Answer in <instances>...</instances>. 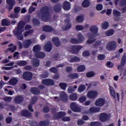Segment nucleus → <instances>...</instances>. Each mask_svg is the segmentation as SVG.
<instances>
[{
  "instance_id": "f257e3e1",
  "label": "nucleus",
  "mask_w": 126,
  "mask_h": 126,
  "mask_svg": "<svg viewBox=\"0 0 126 126\" xmlns=\"http://www.w3.org/2000/svg\"><path fill=\"white\" fill-rule=\"evenodd\" d=\"M41 13L39 14V19L44 22L49 21L51 18V9L48 7H43L41 9Z\"/></svg>"
},
{
  "instance_id": "f03ea898",
  "label": "nucleus",
  "mask_w": 126,
  "mask_h": 126,
  "mask_svg": "<svg viewBox=\"0 0 126 126\" xmlns=\"http://www.w3.org/2000/svg\"><path fill=\"white\" fill-rule=\"evenodd\" d=\"M24 25H25V23H24V22H20L18 24L17 32L15 33V35L18 36V39L19 40H22V39H23L22 32L24 31Z\"/></svg>"
},
{
  "instance_id": "7ed1b4c3",
  "label": "nucleus",
  "mask_w": 126,
  "mask_h": 126,
  "mask_svg": "<svg viewBox=\"0 0 126 126\" xmlns=\"http://www.w3.org/2000/svg\"><path fill=\"white\" fill-rule=\"evenodd\" d=\"M77 36L78 37V39L73 38H71V43L72 44H79L80 43H82L85 39L84 36L82 35L80 32H79L77 34Z\"/></svg>"
},
{
  "instance_id": "20e7f679",
  "label": "nucleus",
  "mask_w": 126,
  "mask_h": 126,
  "mask_svg": "<svg viewBox=\"0 0 126 126\" xmlns=\"http://www.w3.org/2000/svg\"><path fill=\"white\" fill-rule=\"evenodd\" d=\"M117 48V43L114 41H109L106 46V49L108 51H114Z\"/></svg>"
},
{
  "instance_id": "39448f33",
  "label": "nucleus",
  "mask_w": 126,
  "mask_h": 126,
  "mask_svg": "<svg viewBox=\"0 0 126 126\" xmlns=\"http://www.w3.org/2000/svg\"><path fill=\"white\" fill-rule=\"evenodd\" d=\"M109 90L110 95H111L115 100H120V94L118 93L116 94V91H115V90L112 86H109Z\"/></svg>"
},
{
  "instance_id": "423d86ee",
  "label": "nucleus",
  "mask_w": 126,
  "mask_h": 126,
  "mask_svg": "<svg viewBox=\"0 0 126 126\" xmlns=\"http://www.w3.org/2000/svg\"><path fill=\"white\" fill-rule=\"evenodd\" d=\"M98 94L99 93L96 91H91L88 93L87 96L90 99H96Z\"/></svg>"
},
{
  "instance_id": "0eeeda50",
  "label": "nucleus",
  "mask_w": 126,
  "mask_h": 126,
  "mask_svg": "<svg viewBox=\"0 0 126 126\" xmlns=\"http://www.w3.org/2000/svg\"><path fill=\"white\" fill-rule=\"evenodd\" d=\"M106 103V100H105V99L100 98L95 101V106H97V107H102V106H104Z\"/></svg>"
},
{
  "instance_id": "6e6552de",
  "label": "nucleus",
  "mask_w": 126,
  "mask_h": 126,
  "mask_svg": "<svg viewBox=\"0 0 126 126\" xmlns=\"http://www.w3.org/2000/svg\"><path fill=\"white\" fill-rule=\"evenodd\" d=\"M99 119L101 122H106L110 119V115L106 113H101L100 115Z\"/></svg>"
},
{
  "instance_id": "1a4fd4ad",
  "label": "nucleus",
  "mask_w": 126,
  "mask_h": 126,
  "mask_svg": "<svg viewBox=\"0 0 126 126\" xmlns=\"http://www.w3.org/2000/svg\"><path fill=\"white\" fill-rule=\"evenodd\" d=\"M70 108L73 112H80V108L75 102H72L71 103Z\"/></svg>"
},
{
  "instance_id": "9d476101",
  "label": "nucleus",
  "mask_w": 126,
  "mask_h": 126,
  "mask_svg": "<svg viewBox=\"0 0 126 126\" xmlns=\"http://www.w3.org/2000/svg\"><path fill=\"white\" fill-rule=\"evenodd\" d=\"M82 49V46L80 45H75L72 47L71 51L73 54H77L80 50Z\"/></svg>"
},
{
  "instance_id": "9b49d317",
  "label": "nucleus",
  "mask_w": 126,
  "mask_h": 126,
  "mask_svg": "<svg viewBox=\"0 0 126 126\" xmlns=\"http://www.w3.org/2000/svg\"><path fill=\"white\" fill-rule=\"evenodd\" d=\"M23 78L25 80H31L32 79V73L30 72H25L23 74Z\"/></svg>"
},
{
  "instance_id": "f8f14e48",
  "label": "nucleus",
  "mask_w": 126,
  "mask_h": 126,
  "mask_svg": "<svg viewBox=\"0 0 126 126\" xmlns=\"http://www.w3.org/2000/svg\"><path fill=\"white\" fill-rule=\"evenodd\" d=\"M7 3V8L10 10L13 8V5L15 4V1L14 0H6Z\"/></svg>"
},
{
  "instance_id": "ddd939ff",
  "label": "nucleus",
  "mask_w": 126,
  "mask_h": 126,
  "mask_svg": "<svg viewBox=\"0 0 126 126\" xmlns=\"http://www.w3.org/2000/svg\"><path fill=\"white\" fill-rule=\"evenodd\" d=\"M18 82V78L13 77L11 78L9 81V84L12 85V86H15Z\"/></svg>"
},
{
  "instance_id": "4468645a",
  "label": "nucleus",
  "mask_w": 126,
  "mask_h": 126,
  "mask_svg": "<svg viewBox=\"0 0 126 126\" xmlns=\"http://www.w3.org/2000/svg\"><path fill=\"white\" fill-rule=\"evenodd\" d=\"M42 83L45 85L49 86V85H54L55 83L53 80L51 79H44L42 80Z\"/></svg>"
},
{
  "instance_id": "2eb2a0df",
  "label": "nucleus",
  "mask_w": 126,
  "mask_h": 126,
  "mask_svg": "<svg viewBox=\"0 0 126 126\" xmlns=\"http://www.w3.org/2000/svg\"><path fill=\"white\" fill-rule=\"evenodd\" d=\"M31 44H32V40L27 39L23 42V47L25 48V49H28V48L31 46Z\"/></svg>"
},
{
  "instance_id": "dca6fc26",
  "label": "nucleus",
  "mask_w": 126,
  "mask_h": 126,
  "mask_svg": "<svg viewBox=\"0 0 126 126\" xmlns=\"http://www.w3.org/2000/svg\"><path fill=\"white\" fill-rule=\"evenodd\" d=\"M119 1L122 6H125L122 10V13H125L126 11V0H119Z\"/></svg>"
},
{
  "instance_id": "f3484780",
  "label": "nucleus",
  "mask_w": 126,
  "mask_h": 126,
  "mask_svg": "<svg viewBox=\"0 0 126 126\" xmlns=\"http://www.w3.org/2000/svg\"><path fill=\"white\" fill-rule=\"evenodd\" d=\"M52 45L51 42L47 43L44 46V50L46 52H51L52 50Z\"/></svg>"
},
{
  "instance_id": "a211bd4d",
  "label": "nucleus",
  "mask_w": 126,
  "mask_h": 126,
  "mask_svg": "<svg viewBox=\"0 0 126 126\" xmlns=\"http://www.w3.org/2000/svg\"><path fill=\"white\" fill-rule=\"evenodd\" d=\"M14 100V102L17 104H20L23 101V97L21 95H18L16 96Z\"/></svg>"
},
{
  "instance_id": "6ab92c4d",
  "label": "nucleus",
  "mask_w": 126,
  "mask_h": 126,
  "mask_svg": "<svg viewBox=\"0 0 126 126\" xmlns=\"http://www.w3.org/2000/svg\"><path fill=\"white\" fill-rule=\"evenodd\" d=\"M68 60L70 63H75L76 62H79V61H80V59L74 56H72L70 58H68Z\"/></svg>"
},
{
  "instance_id": "aec40b11",
  "label": "nucleus",
  "mask_w": 126,
  "mask_h": 126,
  "mask_svg": "<svg viewBox=\"0 0 126 126\" xmlns=\"http://www.w3.org/2000/svg\"><path fill=\"white\" fill-rule=\"evenodd\" d=\"M63 8L64 10H69L70 9V3L65 1L63 3Z\"/></svg>"
},
{
  "instance_id": "412c9836",
  "label": "nucleus",
  "mask_w": 126,
  "mask_h": 126,
  "mask_svg": "<svg viewBox=\"0 0 126 126\" xmlns=\"http://www.w3.org/2000/svg\"><path fill=\"white\" fill-rule=\"evenodd\" d=\"M90 31L93 34L98 33V28L96 26H92L90 28Z\"/></svg>"
},
{
  "instance_id": "4be33fe9",
  "label": "nucleus",
  "mask_w": 126,
  "mask_h": 126,
  "mask_svg": "<svg viewBox=\"0 0 126 126\" xmlns=\"http://www.w3.org/2000/svg\"><path fill=\"white\" fill-rule=\"evenodd\" d=\"M21 115L24 116V117H27L29 118L31 117V113L28 111V110H23L21 112Z\"/></svg>"
},
{
  "instance_id": "5701e85b",
  "label": "nucleus",
  "mask_w": 126,
  "mask_h": 126,
  "mask_svg": "<svg viewBox=\"0 0 126 126\" xmlns=\"http://www.w3.org/2000/svg\"><path fill=\"white\" fill-rule=\"evenodd\" d=\"M102 45V43L101 41H97L95 42L93 46V48H94L95 49H97L98 47H99L100 50H103V47H100Z\"/></svg>"
},
{
  "instance_id": "b1692460",
  "label": "nucleus",
  "mask_w": 126,
  "mask_h": 126,
  "mask_svg": "<svg viewBox=\"0 0 126 126\" xmlns=\"http://www.w3.org/2000/svg\"><path fill=\"white\" fill-rule=\"evenodd\" d=\"M52 41L56 47H60L61 46V42H60V40H59L58 37H53Z\"/></svg>"
},
{
  "instance_id": "393cba45",
  "label": "nucleus",
  "mask_w": 126,
  "mask_h": 126,
  "mask_svg": "<svg viewBox=\"0 0 126 126\" xmlns=\"http://www.w3.org/2000/svg\"><path fill=\"white\" fill-rule=\"evenodd\" d=\"M43 31L45 32H52L54 31V29L51 27L50 26H45L43 28Z\"/></svg>"
},
{
  "instance_id": "a878e982",
  "label": "nucleus",
  "mask_w": 126,
  "mask_h": 126,
  "mask_svg": "<svg viewBox=\"0 0 126 126\" xmlns=\"http://www.w3.org/2000/svg\"><path fill=\"white\" fill-rule=\"evenodd\" d=\"M114 33H115V31L111 29L105 32V34L106 35V36H107V37H110L111 36H112V35H114Z\"/></svg>"
},
{
  "instance_id": "bb28decb",
  "label": "nucleus",
  "mask_w": 126,
  "mask_h": 126,
  "mask_svg": "<svg viewBox=\"0 0 126 126\" xmlns=\"http://www.w3.org/2000/svg\"><path fill=\"white\" fill-rule=\"evenodd\" d=\"M32 50L33 51L34 53L35 54L38 53L39 51H41V46L39 45H35L32 49Z\"/></svg>"
},
{
  "instance_id": "cd10ccee",
  "label": "nucleus",
  "mask_w": 126,
  "mask_h": 126,
  "mask_svg": "<svg viewBox=\"0 0 126 126\" xmlns=\"http://www.w3.org/2000/svg\"><path fill=\"white\" fill-rule=\"evenodd\" d=\"M65 22L67 24L65 28H63V29L64 31L70 29L71 28V24L69 23V20L68 19L65 20Z\"/></svg>"
},
{
  "instance_id": "c85d7f7f",
  "label": "nucleus",
  "mask_w": 126,
  "mask_h": 126,
  "mask_svg": "<svg viewBox=\"0 0 126 126\" xmlns=\"http://www.w3.org/2000/svg\"><path fill=\"white\" fill-rule=\"evenodd\" d=\"M36 58L39 59H44L45 58V53L43 52H37L35 54Z\"/></svg>"
},
{
  "instance_id": "c756f323",
  "label": "nucleus",
  "mask_w": 126,
  "mask_h": 126,
  "mask_svg": "<svg viewBox=\"0 0 126 126\" xmlns=\"http://www.w3.org/2000/svg\"><path fill=\"white\" fill-rule=\"evenodd\" d=\"M31 92L32 93V94H34V95H37L40 94V91L39 89L36 88H32L31 90Z\"/></svg>"
},
{
  "instance_id": "7c9ffc66",
  "label": "nucleus",
  "mask_w": 126,
  "mask_h": 126,
  "mask_svg": "<svg viewBox=\"0 0 126 126\" xmlns=\"http://www.w3.org/2000/svg\"><path fill=\"white\" fill-rule=\"evenodd\" d=\"M60 96L63 101H65V100H67V94L64 92H61Z\"/></svg>"
},
{
  "instance_id": "2f4dec72",
  "label": "nucleus",
  "mask_w": 126,
  "mask_h": 126,
  "mask_svg": "<svg viewBox=\"0 0 126 126\" xmlns=\"http://www.w3.org/2000/svg\"><path fill=\"white\" fill-rule=\"evenodd\" d=\"M65 115V113L63 112H60L59 113H57L56 115H55V117L54 118V119H59V118H63V117H64Z\"/></svg>"
},
{
  "instance_id": "473e14b6",
  "label": "nucleus",
  "mask_w": 126,
  "mask_h": 126,
  "mask_svg": "<svg viewBox=\"0 0 126 126\" xmlns=\"http://www.w3.org/2000/svg\"><path fill=\"white\" fill-rule=\"evenodd\" d=\"M77 89V87L76 86H74V87H69L67 89V92L68 93H73V92H75V89Z\"/></svg>"
},
{
  "instance_id": "72a5a7b5",
  "label": "nucleus",
  "mask_w": 126,
  "mask_h": 126,
  "mask_svg": "<svg viewBox=\"0 0 126 126\" xmlns=\"http://www.w3.org/2000/svg\"><path fill=\"white\" fill-rule=\"evenodd\" d=\"M10 24V21L8 19H4L2 20V26H8Z\"/></svg>"
},
{
  "instance_id": "f704fd0d",
  "label": "nucleus",
  "mask_w": 126,
  "mask_h": 126,
  "mask_svg": "<svg viewBox=\"0 0 126 126\" xmlns=\"http://www.w3.org/2000/svg\"><path fill=\"white\" fill-rule=\"evenodd\" d=\"M99 111H100L99 108L92 107V108H90L89 112L90 113H97V112H99ZM89 112H88L86 113V114H88V113H89Z\"/></svg>"
},
{
  "instance_id": "c9c22d12",
  "label": "nucleus",
  "mask_w": 126,
  "mask_h": 126,
  "mask_svg": "<svg viewBox=\"0 0 126 126\" xmlns=\"http://www.w3.org/2000/svg\"><path fill=\"white\" fill-rule=\"evenodd\" d=\"M90 5V2L89 0H85L83 1L82 6L83 7H88Z\"/></svg>"
},
{
  "instance_id": "e433bc0d",
  "label": "nucleus",
  "mask_w": 126,
  "mask_h": 126,
  "mask_svg": "<svg viewBox=\"0 0 126 126\" xmlns=\"http://www.w3.org/2000/svg\"><path fill=\"white\" fill-rule=\"evenodd\" d=\"M83 20H84V17H83V16H79L77 17L76 19V22H78L79 23L83 22Z\"/></svg>"
},
{
  "instance_id": "4c0bfd02",
  "label": "nucleus",
  "mask_w": 126,
  "mask_h": 126,
  "mask_svg": "<svg viewBox=\"0 0 126 126\" xmlns=\"http://www.w3.org/2000/svg\"><path fill=\"white\" fill-rule=\"evenodd\" d=\"M70 100H72V101H75L77 100V94H71L69 96Z\"/></svg>"
},
{
  "instance_id": "58836bf2",
  "label": "nucleus",
  "mask_w": 126,
  "mask_h": 126,
  "mask_svg": "<svg viewBox=\"0 0 126 126\" xmlns=\"http://www.w3.org/2000/svg\"><path fill=\"white\" fill-rule=\"evenodd\" d=\"M113 14L115 18H117V17H120V16H121V12L117 10H113Z\"/></svg>"
},
{
  "instance_id": "ea45409f",
  "label": "nucleus",
  "mask_w": 126,
  "mask_h": 126,
  "mask_svg": "<svg viewBox=\"0 0 126 126\" xmlns=\"http://www.w3.org/2000/svg\"><path fill=\"white\" fill-rule=\"evenodd\" d=\"M32 64L33 66L37 67L40 64V62L38 59H35L32 61Z\"/></svg>"
},
{
  "instance_id": "a19ab883",
  "label": "nucleus",
  "mask_w": 126,
  "mask_h": 126,
  "mask_svg": "<svg viewBox=\"0 0 126 126\" xmlns=\"http://www.w3.org/2000/svg\"><path fill=\"white\" fill-rule=\"evenodd\" d=\"M61 8L62 6L58 4L54 6V9L56 12H59V11H61Z\"/></svg>"
},
{
  "instance_id": "79ce46f5",
  "label": "nucleus",
  "mask_w": 126,
  "mask_h": 126,
  "mask_svg": "<svg viewBox=\"0 0 126 126\" xmlns=\"http://www.w3.org/2000/svg\"><path fill=\"white\" fill-rule=\"evenodd\" d=\"M85 86L84 85H81L80 86L78 89V92H80V93H81V92H83L84 90L86 89Z\"/></svg>"
},
{
  "instance_id": "37998d69",
  "label": "nucleus",
  "mask_w": 126,
  "mask_h": 126,
  "mask_svg": "<svg viewBox=\"0 0 126 126\" xmlns=\"http://www.w3.org/2000/svg\"><path fill=\"white\" fill-rule=\"evenodd\" d=\"M126 54L125 53L123 55V57H122V60H121L122 65H125V64H126Z\"/></svg>"
},
{
  "instance_id": "c03bdc74",
  "label": "nucleus",
  "mask_w": 126,
  "mask_h": 126,
  "mask_svg": "<svg viewBox=\"0 0 126 126\" xmlns=\"http://www.w3.org/2000/svg\"><path fill=\"white\" fill-rule=\"evenodd\" d=\"M108 27H109V23H108L107 22H104L102 24V29H104V30H106V29H107Z\"/></svg>"
},
{
  "instance_id": "a18cd8bd",
  "label": "nucleus",
  "mask_w": 126,
  "mask_h": 126,
  "mask_svg": "<svg viewBox=\"0 0 126 126\" xmlns=\"http://www.w3.org/2000/svg\"><path fill=\"white\" fill-rule=\"evenodd\" d=\"M77 70L79 72L84 71V70H85V66H84L83 65H81L80 66H79L77 68Z\"/></svg>"
},
{
  "instance_id": "49530a36",
  "label": "nucleus",
  "mask_w": 126,
  "mask_h": 126,
  "mask_svg": "<svg viewBox=\"0 0 126 126\" xmlns=\"http://www.w3.org/2000/svg\"><path fill=\"white\" fill-rule=\"evenodd\" d=\"M18 65H20V66H25L27 64V62L26 61H21L17 63Z\"/></svg>"
},
{
  "instance_id": "de8ad7c7",
  "label": "nucleus",
  "mask_w": 126,
  "mask_h": 126,
  "mask_svg": "<svg viewBox=\"0 0 126 126\" xmlns=\"http://www.w3.org/2000/svg\"><path fill=\"white\" fill-rule=\"evenodd\" d=\"M60 86L61 89H63V90H65V88H66V87H67V84L61 83L60 84Z\"/></svg>"
},
{
  "instance_id": "09e8293b",
  "label": "nucleus",
  "mask_w": 126,
  "mask_h": 126,
  "mask_svg": "<svg viewBox=\"0 0 126 126\" xmlns=\"http://www.w3.org/2000/svg\"><path fill=\"white\" fill-rule=\"evenodd\" d=\"M75 29L77 31H81V30H83V29H84V27L81 25H78L76 26Z\"/></svg>"
},
{
  "instance_id": "8fccbe9b",
  "label": "nucleus",
  "mask_w": 126,
  "mask_h": 126,
  "mask_svg": "<svg viewBox=\"0 0 126 126\" xmlns=\"http://www.w3.org/2000/svg\"><path fill=\"white\" fill-rule=\"evenodd\" d=\"M94 76H95V73L94 72L91 71L87 73V77H94Z\"/></svg>"
},
{
  "instance_id": "3c124183",
  "label": "nucleus",
  "mask_w": 126,
  "mask_h": 126,
  "mask_svg": "<svg viewBox=\"0 0 126 126\" xmlns=\"http://www.w3.org/2000/svg\"><path fill=\"white\" fill-rule=\"evenodd\" d=\"M78 101H79L80 103H84V102L86 101V97L82 96L78 99Z\"/></svg>"
},
{
  "instance_id": "603ef678",
  "label": "nucleus",
  "mask_w": 126,
  "mask_h": 126,
  "mask_svg": "<svg viewBox=\"0 0 126 126\" xmlns=\"http://www.w3.org/2000/svg\"><path fill=\"white\" fill-rule=\"evenodd\" d=\"M70 78L72 79H75V78H77L78 77V75L77 74H72L69 75Z\"/></svg>"
},
{
  "instance_id": "864d4df0",
  "label": "nucleus",
  "mask_w": 126,
  "mask_h": 126,
  "mask_svg": "<svg viewBox=\"0 0 126 126\" xmlns=\"http://www.w3.org/2000/svg\"><path fill=\"white\" fill-rule=\"evenodd\" d=\"M91 126H100V123L98 122H94L90 123Z\"/></svg>"
},
{
  "instance_id": "5fc2aeb1",
  "label": "nucleus",
  "mask_w": 126,
  "mask_h": 126,
  "mask_svg": "<svg viewBox=\"0 0 126 126\" xmlns=\"http://www.w3.org/2000/svg\"><path fill=\"white\" fill-rule=\"evenodd\" d=\"M19 17V15L17 14L12 13L10 14V18H18Z\"/></svg>"
},
{
  "instance_id": "6e6d98bb",
  "label": "nucleus",
  "mask_w": 126,
  "mask_h": 126,
  "mask_svg": "<svg viewBox=\"0 0 126 126\" xmlns=\"http://www.w3.org/2000/svg\"><path fill=\"white\" fill-rule=\"evenodd\" d=\"M4 101H5L6 102H10V101H11L12 100V97L11 96H7L5 97L4 98Z\"/></svg>"
},
{
  "instance_id": "4d7b16f0",
  "label": "nucleus",
  "mask_w": 126,
  "mask_h": 126,
  "mask_svg": "<svg viewBox=\"0 0 126 126\" xmlns=\"http://www.w3.org/2000/svg\"><path fill=\"white\" fill-rule=\"evenodd\" d=\"M95 41L94 38H92V37H90L88 40L87 41V44H91L93 43Z\"/></svg>"
},
{
  "instance_id": "13d9d810",
  "label": "nucleus",
  "mask_w": 126,
  "mask_h": 126,
  "mask_svg": "<svg viewBox=\"0 0 126 126\" xmlns=\"http://www.w3.org/2000/svg\"><path fill=\"white\" fill-rule=\"evenodd\" d=\"M98 60L99 61H103L105 59V55H99L97 57Z\"/></svg>"
},
{
  "instance_id": "bf43d9fd",
  "label": "nucleus",
  "mask_w": 126,
  "mask_h": 126,
  "mask_svg": "<svg viewBox=\"0 0 126 126\" xmlns=\"http://www.w3.org/2000/svg\"><path fill=\"white\" fill-rule=\"evenodd\" d=\"M96 9L97 10H102L103 9V5L101 4H98L96 6Z\"/></svg>"
},
{
  "instance_id": "052dcab7",
  "label": "nucleus",
  "mask_w": 126,
  "mask_h": 126,
  "mask_svg": "<svg viewBox=\"0 0 126 126\" xmlns=\"http://www.w3.org/2000/svg\"><path fill=\"white\" fill-rule=\"evenodd\" d=\"M12 121V118L11 117H7L6 118V122L7 124H10Z\"/></svg>"
},
{
  "instance_id": "680f3d73",
  "label": "nucleus",
  "mask_w": 126,
  "mask_h": 126,
  "mask_svg": "<svg viewBox=\"0 0 126 126\" xmlns=\"http://www.w3.org/2000/svg\"><path fill=\"white\" fill-rule=\"evenodd\" d=\"M32 33H33V30H31L29 32H25L24 36L27 37V36H28V35H30V34H31Z\"/></svg>"
},
{
  "instance_id": "e2e57ef3",
  "label": "nucleus",
  "mask_w": 126,
  "mask_h": 126,
  "mask_svg": "<svg viewBox=\"0 0 126 126\" xmlns=\"http://www.w3.org/2000/svg\"><path fill=\"white\" fill-rule=\"evenodd\" d=\"M82 55L83 57H88V56H90V53H89V52L86 51L83 52Z\"/></svg>"
},
{
  "instance_id": "0e129e2a",
  "label": "nucleus",
  "mask_w": 126,
  "mask_h": 126,
  "mask_svg": "<svg viewBox=\"0 0 126 126\" xmlns=\"http://www.w3.org/2000/svg\"><path fill=\"white\" fill-rule=\"evenodd\" d=\"M48 72H45L42 75H41L40 77L42 78H46V77H48Z\"/></svg>"
},
{
  "instance_id": "69168bd1",
  "label": "nucleus",
  "mask_w": 126,
  "mask_h": 126,
  "mask_svg": "<svg viewBox=\"0 0 126 126\" xmlns=\"http://www.w3.org/2000/svg\"><path fill=\"white\" fill-rule=\"evenodd\" d=\"M50 71L51 72H53V73H55L58 71V70L56 67H52L50 69Z\"/></svg>"
},
{
  "instance_id": "338daca9",
  "label": "nucleus",
  "mask_w": 126,
  "mask_h": 126,
  "mask_svg": "<svg viewBox=\"0 0 126 126\" xmlns=\"http://www.w3.org/2000/svg\"><path fill=\"white\" fill-rule=\"evenodd\" d=\"M50 111L49 107L48 106H45L43 108V112L44 113H48Z\"/></svg>"
},
{
  "instance_id": "774afa93",
  "label": "nucleus",
  "mask_w": 126,
  "mask_h": 126,
  "mask_svg": "<svg viewBox=\"0 0 126 126\" xmlns=\"http://www.w3.org/2000/svg\"><path fill=\"white\" fill-rule=\"evenodd\" d=\"M9 51L12 52V53H13V52H14L15 51V50H16V46H14L13 47H10L9 48Z\"/></svg>"
}]
</instances>
